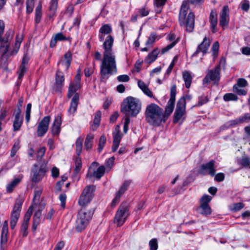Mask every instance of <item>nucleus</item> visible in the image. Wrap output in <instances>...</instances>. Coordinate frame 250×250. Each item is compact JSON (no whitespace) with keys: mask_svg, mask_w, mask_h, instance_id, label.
<instances>
[{"mask_svg":"<svg viewBox=\"0 0 250 250\" xmlns=\"http://www.w3.org/2000/svg\"><path fill=\"white\" fill-rule=\"evenodd\" d=\"M62 120L60 115L55 117L52 126V133L53 135H58L61 130Z\"/></svg>","mask_w":250,"mask_h":250,"instance_id":"obj_23","label":"nucleus"},{"mask_svg":"<svg viewBox=\"0 0 250 250\" xmlns=\"http://www.w3.org/2000/svg\"><path fill=\"white\" fill-rule=\"evenodd\" d=\"M81 87V75L78 73L75 77L74 82L70 83L69 84L68 91L67 93V97L70 98L77 90L80 89Z\"/></svg>","mask_w":250,"mask_h":250,"instance_id":"obj_18","label":"nucleus"},{"mask_svg":"<svg viewBox=\"0 0 250 250\" xmlns=\"http://www.w3.org/2000/svg\"><path fill=\"white\" fill-rule=\"evenodd\" d=\"M94 213L92 209L82 208L78 212L76 220L75 229L78 232H81L85 229Z\"/></svg>","mask_w":250,"mask_h":250,"instance_id":"obj_6","label":"nucleus"},{"mask_svg":"<svg viewBox=\"0 0 250 250\" xmlns=\"http://www.w3.org/2000/svg\"><path fill=\"white\" fill-rule=\"evenodd\" d=\"M42 216V209H39L34 214L33 217V228L36 230L40 223V218Z\"/></svg>","mask_w":250,"mask_h":250,"instance_id":"obj_35","label":"nucleus"},{"mask_svg":"<svg viewBox=\"0 0 250 250\" xmlns=\"http://www.w3.org/2000/svg\"><path fill=\"white\" fill-rule=\"evenodd\" d=\"M101 117V112L100 111H98L96 112L95 115L94 119V125L93 126L95 127V128L93 130L96 129L99 125Z\"/></svg>","mask_w":250,"mask_h":250,"instance_id":"obj_47","label":"nucleus"},{"mask_svg":"<svg viewBox=\"0 0 250 250\" xmlns=\"http://www.w3.org/2000/svg\"><path fill=\"white\" fill-rule=\"evenodd\" d=\"M13 36L14 32L12 30L7 31L3 36L2 35H0V59L4 62L7 61L11 56L15 55L18 53L22 41V36L17 35L13 49L10 50L9 47Z\"/></svg>","mask_w":250,"mask_h":250,"instance_id":"obj_2","label":"nucleus"},{"mask_svg":"<svg viewBox=\"0 0 250 250\" xmlns=\"http://www.w3.org/2000/svg\"><path fill=\"white\" fill-rule=\"evenodd\" d=\"M138 85L139 88L146 95L151 98L153 97L152 92L143 81H139L138 82Z\"/></svg>","mask_w":250,"mask_h":250,"instance_id":"obj_33","label":"nucleus"},{"mask_svg":"<svg viewBox=\"0 0 250 250\" xmlns=\"http://www.w3.org/2000/svg\"><path fill=\"white\" fill-rule=\"evenodd\" d=\"M176 41H173L170 44L167 45L166 47L162 48V49L161 50V54H165L166 52H167L171 48H172L176 44Z\"/></svg>","mask_w":250,"mask_h":250,"instance_id":"obj_58","label":"nucleus"},{"mask_svg":"<svg viewBox=\"0 0 250 250\" xmlns=\"http://www.w3.org/2000/svg\"><path fill=\"white\" fill-rule=\"evenodd\" d=\"M175 101L172 100H169L165 107V111L163 110V115H164V118L166 121L173 111Z\"/></svg>","mask_w":250,"mask_h":250,"instance_id":"obj_26","label":"nucleus"},{"mask_svg":"<svg viewBox=\"0 0 250 250\" xmlns=\"http://www.w3.org/2000/svg\"><path fill=\"white\" fill-rule=\"evenodd\" d=\"M26 13L30 14L32 12L34 7V0H26Z\"/></svg>","mask_w":250,"mask_h":250,"instance_id":"obj_45","label":"nucleus"},{"mask_svg":"<svg viewBox=\"0 0 250 250\" xmlns=\"http://www.w3.org/2000/svg\"><path fill=\"white\" fill-rule=\"evenodd\" d=\"M129 215V208L126 204H122L115 214L114 222L119 227L122 226Z\"/></svg>","mask_w":250,"mask_h":250,"instance_id":"obj_8","label":"nucleus"},{"mask_svg":"<svg viewBox=\"0 0 250 250\" xmlns=\"http://www.w3.org/2000/svg\"><path fill=\"white\" fill-rule=\"evenodd\" d=\"M139 13L142 17L146 16L149 14V10L146 7H142L139 9Z\"/></svg>","mask_w":250,"mask_h":250,"instance_id":"obj_63","label":"nucleus"},{"mask_svg":"<svg viewBox=\"0 0 250 250\" xmlns=\"http://www.w3.org/2000/svg\"><path fill=\"white\" fill-rule=\"evenodd\" d=\"M8 232V222L6 220L3 223L1 233L0 244L1 249H2V245L5 244L7 241Z\"/></svg>","mask_w":250,"mask_h":250,"instance_id":"obj_27","label":"nucleus"},{"mask_svg":"<svg viewBox=\"0 0 250 250\" xmlns=\"http://www.w3.org/2000/svg\"><path fill=\"white\" fill-rule=\"evenodd\" d=\"M224 101L228 102L230 101H236L238 100V97L234 93H227L223 96Z\"/></svg>","mask_w":250,"mask_h":250,"instance_id":"obj_44","label":"nucleus"},{"mask_svg":"<svg viewBox=\"0 0 250 250\" xmlns=\"http://www.w3.org/2000/svg\"><path fill=\"white\" fill-rule=\"evenodd\" d=\"M74 161L75 168L73 171L74 177H75L76 178H77V179L78 180L79 178H78L77 177L81 170L82 167V160L80 157H74Z\"/></svg>","mask_w":250,"mask_h":250,"instance_id":"obj_30","label":"nucleus"},{"mask_svg":"<svg viewBox=\"0 0 250 250\" xmlns=\"http://www.w3.org/2000/svg\"><path fill=\"white\" fill-rule=\"evenodd\" d=\"M229 21V9L227 5L223 7V9L220 14L219 23L221 27H224L227 25Z\"/></svg>","mask_w":250,"mask_h":250,"instance_id":"obj_20","label":"nucleus"},{"mask_svg":"<svg viewBox=\"0 0 250 250\" xmlns=\"http://www.w3.org/2000/svg\"><path fill=\"white\" fill-rule=\"evenodd\" d=\"M248 85L247 81L243 78H239L237 80V83L234 85L236 86H240L245 87Z\"/></svg>","mask_w":250,"mask_h":250,"instance_id":"obj_54","label":"nucleus"},{"mask_svg":"<svg viewBox=\"0 0 250 250\" xmlns=\"http://www.w3.org/2000/svg\"><path fill=\"white\" fill-rule=\"evenodd\" d=\"M225 179V175L223 173H218L215 176V180L218 182L223 181Z\"/></svg>","mask_w":250,"mask_h":250,"instance_id":"obj_62","label":"nucleus"},{"mask_svg":"<svg viewBox=\"0 0 250 250\" xmlns=\"http://www.w3.org/2000/svg\"><path fill=\"white\" fill-rule=\"evenodd\" d=\"M29 60V57L28 55L27 54H24L19 70L18 72L19 73L18 79H21L26 72Z\"/></svg>","mask_w":250,"mask_h":250,"instance_id":"obj_21","label":"nucleus"},{"mask_svg":"<svg viewBox=\"0 0 250 250\" xmlns=\"http://www.w3.org/2000/svg\"><path fill=\"white\" fill-rule=\"evenodd\" d=\"M145 115L146 122L150 125L159 126L162 123L166 122L163 109L154 103L146 106Z\"/></svg>","mask_w":250,"mask_h":250,"instance_id":"obj_3","label":"nucleus"},{"mask_svg":"<svg viewBox=\"0 0 250 250\" xmlns=\"http://www.w3.org/2000/svg\"><path fill=\"white\" fill-rule=\"evenodd\" d=\"M33 208V205H31L28 209L26 214H25L24 220L22 223L29 224L30 217L32 214Z\"/></svg>","mask_w":250,"mask_h":250,"instance_id":"obj_43","label":"nucleus"},{"mask_svg":"<svg viewBox=\"0 0 250 250\" xmlns=\"http://www.w3.org/2000/svg\"><path fill=\"white\" fill-rule=\"evenodd\" d=\"M156 39V34L154 33H151L146 42V45L148 46L152 44L155 42Z\"/></svg>","mask_w":250,"mask_h":250,"instance_id":"obj_57","label":"nucleus"},{"mask_svg":"<svg viewBox=\"0 0 250 250\" xmlns=\"http://www.w3.org/2000/svg\"><path fill=\"white\" fill-rule=\"evenodd\" d=\"M31 106V104H28L26 106L25 113V120L27 123L29 122L30 119Z\"/></svg>","mask_w":250,"mask_h":250,"instance_id":"obj_56","label":"nucleus"},{"mask_svg":"<svg viewBox=\"0 0 250 250\" xmlns=\"http://www.w3.org/2000/svg\"><path fill=\"white\" fill-rule=\"evenodd\" d=\"M20 147V142L19 141H17L14 143L11 150L10 156L11 157H13L15 155L16 153H17Z\"/></svg>","mask_w":250,"mask_h":250,"instance_id":"obj_49","label":"nucleus"},{"mask_svg":"<svg viewBox=\"0 0 250 250\" xmlns=\"http://www.w3.org/2000/svg\"><path fill=\"white\" fill-rule=\"evenodd\" d=\"M47 170L45 165L39 166L35 164L31 170L30 175L31 180L35 183L39 182L45 176Z\"/></svg>","mask_w":250,"mask_h":250,"instance_id":"obj_10","label":"nucleus"},{"mask_svg":"<svg viewBox=\"0 0 250 250\" xmlns=\"http://www.w3.org/2000/svg\"><path fill=\"white\" fill-rule=\"evenodd\" d=\"M233 91L240 96H244L247 93V91L244 88V87L240 86L237 87L234 85L233 86Z\"/></svg>","mask_w":250,"mask_h":250,"instance_id":"obj_42","label":"nucleus"},{"mask_svg":"<svg viewBox=\"0 0 250 250\" xmlns=\"http://www.w3.org/2000/svg\"><path fill=\"white\" fill-rule=\"evenodd\" d=\"M83 139L81 137L77 138L76 142V157H80L81 153L83 149Z\"/></svg>","mask_w":250,"mask_h":250,"instance_id":"obj_38","label":"nucleus"},{"mask_svg":"<svg viewBox=\"0 0 250 250\" xmlns=\"http://www.w3.org/2000/svg\"><path fill=\"white\" fill-rule=\"evenodd\" d=\"M45 152V148L44 147H41L37 151V159H41L44 156Z\"/></svg>","mask_w":250,"mask_h":250,"instance_id":"obj_59","label":"nucleus"},{"mask_svg":"<svg viewBox=\"0 0 250 250\" xmlns=\"http://www.w3.org/2000/svg\"><path fill=\"white\" fill-rule=\"evenodd\" d=\"M189 6L187 1H184L181 7L179 13V23L181 26H185L186 30L191 32L194 27V14L192 12H189L185 22V19L187 14Z\"/></svg>","mask_w":250,"mask_h":250,"instance_id":"obj_5","label":"nucleus"},{"mask_svg":"<svg viewBox=\"0 0 250 250\" xmlns=\"http://www.w3.org/2000/svg\"><path fill=\"white\" fill-rule=\"evenodd\" d=\"M198 102L196 105L193 106H200L206 103H207L208 101V99L206 96H200L198 98Z\"/></svg>","mask_w":250,"mask_h":250,"instance_id":"obj_51","label":"nucleus"},{"mask_svg":"<svg viewBox=\"0 0 250 250\" xmlns=\"http://www.w3.org/2000/svg\"><path fill=\"white\" fill-rule=\"evenodd\" d=\"M117 80L120 82H127L129 80V77L127 75H122L119 76Z\"/></svg>","mask_w":250,"mask_h":250,"instance_id":"obj_61","label":"nucleus"},{"mask_svg":"<svg viewBox=\"0 0 250 250\" xmlns=\"http://www.w3.org/2000/svg\"><path fill=\"white\" fill-rule=\"evenodd\" d=\"M50 119V117L47 116L44 117L39 123L37 131L38 136L42 137L47 132Z\"/></svg>","mask_w":250,"mask_h":250,"instance_id":"obj_17","label":"nucleus"},{"mask_svg":"<svg viewBox=\"0 0 250 250\" xmlns=\"http://www.w3.org/2000/svg\"><path fill=\"white\" fill-rule=\"evenodd\" d=\"M241 7L243 10L248 11L250 7V1L248 0H243L241 2Z\"/></svg>","mask_w":250,"mask_h":250,"instance_id":"obj_53","label":"nucleus"},{"mask_svg":"<svg viewBox=\"0 0 250 250\" xmlns=\"http://www.w3.org/2000/svg\"><path fill=\"white\" fill-rule=\"evenodd\" d=\"M79 99V95L78 93H76L72 98L71 102L70 105L68 110L70 114H74L77 110V106L78 104V101Z\"/></svg>","mask_w":250,"mask_h":250,"instance_id":"obj_28","label":"nucleus"},{"mask_svg":"<svg viewBox=\"0 0 250 250\" xmlns=\"http://www.w3.org/2000/svg\"><path fill=\"white\" fill-rule=\"evenodd\" d=\"M113 142L120 143L122 139V135L120 134V127L117 125L113 132Z\"/></svg>","mask_w":250,"mask_h":250,"instance_id":"obj_40","label":"nucleus"},{"mask_svg":"<svg viewBox=\"0 0 250 250\" xmlns=\"http://www.w3.org/2000/svg\"><path fill=\"white\" fill-rule=\"evenodd\" d=\"M241 164L244 167H248L250 165V160L248 157H244L241 161Z\"/></svg>","mask_w":250,"mask_h":250,"instance_id":"obj_64","label":"nucleus"},{"mask_svg":"<svg viewBox=\"0 0 250 250\" xmlns=\"http://www.w3.org/2000/svg\"><path fill=\"white\" fill-rule=\"evenodd\" d=\"M98 165L99 164L96 162L92 163L87 173L88 177H94L100 179L103 176L105 172V167L104 166H101L95 170L94 167H98Z\"/></svg>","mask_w":250,"mask_h":250,"instance_id":"obj_13","label":"nucleus"},{"mask_svg":"<svg viewBox=\"0 0 250 250\" xmlns=\"http://www.w3.org/2000/svg\"><path fill=\"white\" fill-rule=\"evenodd\" d=\"M58 0H51L50 2V5L49 7V16L50 18H52L56 13Z\"/></svg>","mask_w":250,"mask_h":250,"instance_id":"obj_37","label":"nucleus"},{"mask_svg":"<svg viewBox=\"0 0 250 250\" xmlns=\"http://www.w3.org/2000/svg\"><path fill=\"white\" fill-rule=\"evenodd\" d=\"M22 203L21 201L16 202L11 213L10 228L14 229L20 216Z\"/></svg>","mask_w":250,"mask_h":250,"instance_id":"obj_14","label":"nucleus"},{"mask_svg":"<svg viewBox=\"0 0 250 250\" xmlns=\"http://www.w3.org/2000/svg\"><path fill=\"white\" fill-rule=\"evenodd\" d=\"M176 93V87L175 85L171 86L170 89V98L169 100L175 101V96Z\"/></svg>","mask_w":250,"mask_h":250,"instance_id":"obj_60","label":"nucleus"},{"mask_svg":"<svg viewBox=\"0 0 250 250\" xmlns=\"http://www.w3.org/2000/svg\"><path fill=\"white\" fill-rule=\"evenodd\" d=\"M215 163V162L214 160H211L203 164L201 166L199 173L203 175L209 174L211 176H214L216 173Z\"/></svg>","mask_w":250,"mask_h":250,"instance_id":"obj_15","label":"nucleus"},{"mask_svg":"<svg viewBox=\"0 0 250 250\" xmlns=\"http://www.w3.org/2000/svg\"><path fill=\"white\" fill-rule=\"evenodd\" d=\"M150 250H157L158 249V243L156 238L151 239L149 242Z\"/></svg>","mask_w":250,"mask_h":250,"instance_id":"obj_55","label":"nucleus"},{"mask_svg":"<svg viewBox=\"0 0 250 250\" xmlns=\"http://www.w3.org/2000/svg\"><path fill=\"white\" fill-rule=\"evenodd\" d=\"M64 81V75L60 70H58L56 74L55 83L53 86L54 90L58 92H61L63 86Z\"/></svg>","mask_w":250,"mask_h":250,"instance_id":"obj_19","label":"nucleus"},{"mask_svg":"<svg viewBox=\"0 0 250 250\" xmlns=\"http://www.w3.org/2000/svg\"><path fill=\"white\" fill-rule=\"evenodd\" d=\"M219 47V45L218 42H215L212 46V56L214 59L216 58L218 55Z\"/></svg>","mask_w":250,"mask_h":250,"instance_id":"obj_52","label":"nucleus"},{"mask_svg":"<svg viewBox=\"0 0 250 250\" xmlns=\"http://www.w3.org/2000/svg\"><path fill=\"white\" fill-rule=\"evenodd\" d=\"M95 187L93 185L88 186L83 190L78 201L79 205L82 207H85L88 205L93 197Z\"/></svg>","mask_w":250,"mask_h":250,"instance_id":"obj_9","label":"nucleus"},{"mask_svg":"<svg viewBox=\"0 0 250 250\" xmlns=\"http://www.w3.org/2000/svg\"><path fill=\"white\" fill-rule=\"evenodd\" d=\"M14 116L13 130L14 131H17L20 129L23 123V118L21 116V113H19V110H18V113L14 112Z\"/></svg>","mask_w":250,"mask_h":250,"instance_id":"obj_24","label":"nucleus"},{"mask_svg":"<svg viewBox=\"0 0 250 250\" xmlns=\"http://www.w3.org/2000/svg\"><path fill=\"white\" fill-rule=\"evenodd\" d=\"M112 31L111 26L108 24L103 25L99 30L100 41L103 42L104 40L103 43V58L101 61L100 72L101 80L104 82H105L110 75L117 73L116 56L112 48L114 38L110 35Z\"/></svg>","mask_w":250,"mask_h":250,"instance_id":"obj_1","label":"nucleus"},{"mask_svg":"<svg viewBox=\"0 0 250 250\" xmlns=\"http://www.w3.org/2000/svg\"><path fill=\"white\" fill-rule=\"evenodd\" d=\"M141 104L139 99L131 96L125 98L121 104V111L124 117H135L140 113Z\"/></svg>","mask_w":250,"mask_h":250,"instance_id":"obj_4","label":"nucleus"},{"mask_svg":"<svg viewBox=\"0 0 250 250\" xmlns=\"http://www.w3.org/2000/svg\"><path fill=\"white\" fill-rule=\"evenodd\" d=\"M42 4L40 2L37 6L35 10V22L37 23L40 22L42 16Z\"/></svg>","mask_w":250,"mask_h":250,"instance_id":"obj_39","label":"nucleus"},{"mask_svg":"<svg viewBox=\"0 0 250 250\" xmlns=\"http://www.w3.org/2000/svg\"><path fill=\"white\" fill-rule=\"evenodd\" d=\"M42 191V189H37L35 191L33 201L34 203V204H33V206H34V205H36L39 201Z\"/></svg>","mask_w":250,"mask_h":250,"instance_id":"obj_48","label":"nucleus"},{"mask_svg":"<svg viewBox=\"0 0 250 250\" xmlns=\"http://www.w3.org/2000/svg\"><path fill=\"white\" fill-rule=\"evenodd\" d=\"M159 52L160 51L158 48L154 49L151 53L148 54L145 59V61L148 63L153 62L157 58Z\"/></svg>","mask_w":250,"mask_h":250,"instance_id":"obj_32","label":"nucleus"},{"mask_svg":"<svg viewBox=\"0 0 250 250\" xmlns=\"http://www.w3.org/2000/svg\"><path fill=\"white\" fill-rule=\"evenodd\" d=\"M22 177V175H20L17 177L15 178L10 183L8 184L6 186L7 191L11 192L14 188L21 182Z\"/></svg>","mask_w":250,"mask_h":250,"instance_id":"obj_29","label":"nucleus"},{"mask_svg":"<svg viewBox=\"0 0 250 250\" xmlns=\"http://www.w3.org/2000/svg\"><path fill=\"white\" fill-rule=\"evenodd\" d=\"M186 104L185 98H180L179 99L174 114L173 123H178L185 115Z\"/></svg>","mask_w":250,"mask_h":250,"instance_id":"obj_12","label":"nucleus"},{"mask_svg":"<svg viewBox=\"0 0 250 250\" xmlns=\"http://www.w3.org/2000/svg\"><path fill=\"white\" fill-rule=\"evenodd\" d=\"M130 184V181H125L122 186L121 187L120 189L117 193L115 198L112 201L111 206L112 207H115L116 204L119 202V200L122 194L126 191L128 187Z\"/></svg>","mask_w":250,"mask_h":250,"instance_id":"obj_22","label":"nucleus"},{"mask_svg":"<svg viewBox=\"0 0 250 250\" xmlns=\"http://www.w3.org/2000/svg\"><path fill=\"white\" fill-rule=\"evenodd\" d=\"M212 198L208 195H204L200 200V206L197 208V211L204 215L211 214V209L208 205Z\"/></svg>","mask_w":250,"mask_h":250,"instance_id":"obj_11","label":"nucleus"},{"mask_svg":"<svg viewBox=\"0 0 250 250\" xmlns=\"http://www.w3.org/2000/svg\"><path fill=\"white\" fill-rule=\"evenodd\" d=\"M106 139L104 135H102L99 139V144H98V151L99 152H101L103 150L104 147V146L106 144Z\"/></svg>","mask_w":250,"mask_h":250,"instance_id":"obj_46","label":"nucleus"},{"mask_svg":"<svg viewBox=\"0 0 250 250\" xmlns=\"http://www.w3.org/2000/svg\"><path fill=\"white\" fill-rule=\"evenodd\" d=\"M209 20L212 32H216L215 28L217 24V13L215 11L212 10L209 16Z\"/></svg>","mask_w":250,"mask_h":250,"instance_id":"obj_31","label":"nucleus"},{"mask_svg":"<svg viewBox=\"0 0 250 250\" xmlns=\"http://www.w3.org/2000/svg\"><path fill=\"white\" fill-rule=\"evenodd\" d=\"M94 138V135L93 134H88L85 140L84 147L86 150H89L92 147L93 141Z\"/></svg>","mask_w":250,"mask_h":250,"instance_id":"obj_34","label":"nucleus"},{"mask_svg":"<svg viewBox=\"0 0 250 250\" xmlns=\"http://www.w3.org/2000/svg\"><path fill=\"white\" fill-rule=\"evenodd\" d=\"M167 0H154V4L158 8L156 11L160 12L161 8L164 5Z\"/></svg>","mask_w":250,"mask_h":250,"instance_id":"obj_50","label":"nucleus"},{"mask_svg":"<svg viewBox=\"0 0 250 250\" xmlns=\"http://www.w3.org/2000/svg\"><path fill=\"white\" fill-rule=\"evenodd\" d=\"M236 124H243L250 122V114L246 113L234 121Z\"/></svg>","mask_w":250,"mask_h":250,"instance_id":"obj_41","label":"nucleus"},{"mask_svg":"<svg viewBox=\"0 0 250 250\" xmlns=\"http://www.w3.org/2000/svg\"><path fill=\"white\" fill-rule=\"evenodd\" d=\"M225 62V59L222 58L220 60L219 64L214 68V69H211L208 71L203 80V83H208L211 81H212L214 83H217L220 80L221 67H224Z\"/></svg>","mask_w":250,"mask_h":250,"instance_id":"obj_7","label":"nucleus"},{"mask_svg":"<svg viewBox=\"0 0 250 250\" xmlns=\"http://www.w3.org/2000/svg\"><path fill=\"white\" fill-rule=\"evenodd\" d=\"M71 61L72 53L70 51H68L64 54L63 59L59 62L58 65L63 66L64 69L67 70L70 65Z\"/></svg>","mask_w":250,"mask_h":250,"instance_id":"obj_25","label":"nucleus"},{"mask_svg":"<svg viewBox=\"0 0 250 250\" xmlns=\"http://www.w3.org/2000/svg\"><path fill=\"white\" fill-rule=\"evenodd\" d=\"M183 79L185 82L186 87L188 88L190 86L192 82L191 74L188 71H184L183 72Z\"/></svg>","mask_w":250,"mask_h":250,"instance_id":"obj_36","label":"nucleus"},{"mask_svg":"<svg viewBox=\"0 0 250 250\" xmlns=\"http://www.w3.org/2000/svg\"><path fill=\"white\" fill-rule=\"evenodd\" d=\"M210 42L207 37L204 38L203 42L197 46L196 51L192 54L191 58L192 59L196 57L200 53H202V57L206 54L210 46Z\"/></svg>","mask_w":250,"mask_h":250,"instance_id":"obj_16","label":"nucleus"}]
</instances>
